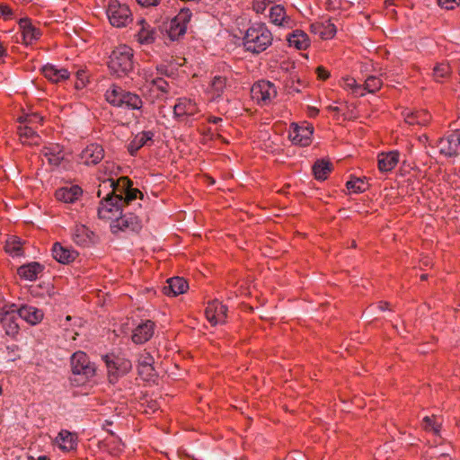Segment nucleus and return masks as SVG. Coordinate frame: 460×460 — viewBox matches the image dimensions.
Segmentation results:
<instances>
[{"instance_id":"1","label":"nucleus","mask_w":460,"mask_h":460,"mask_svg":"<svg viewBox=\"0 0 460 460\" xmlns=\"http://www.w3.org/2000/svg\"><path fill=\"white\" fill-rule=\"evenodd\" d=\"M132 185V181L128 177H120L117 181L109 179L102 182L100 187L111 188V191L100 202L98 216L101 219L113 222L115 218L121 216L126 208L138 198H143L142 192Z\"/></svg>"},{"instance_id":"2","label":"nucleus","mask_w":460,"mask_h":460,"mask_svg":"<svg viewBox=\"0 0 460 460\" xmlns=\"http://www.w3.org/2000/svg\"><path fill=\"white\" fill-rule=\"evenodd\" d=\"M272 41L273 35L267 25L258 22L247 29L243 44L246 51L260 54L271 46Z\"/></svg>"},{"instance_id":"3","label":"nucleus","mask_w":460,"mask_h":460,"mask_svg":"<svg viewBox=\"0 0 460 460\" xmlns=\"http://www.w3.org/2000/svg\"><path fill=\"white\" fill-rule=\"evenodd\" d=\"M72 376L70 381L79 386L93 378L96 374V367L91 362L86 353L75 352L70 358Z\"/></svg>"},{"instance_id":"4","label":"nucleus","mask_w":460,"mask_h":460,"mask_svg":"<svg viewBox=\"0 0 460 460\" xmlns=\"http://www.w3.org/2000/svg\"><path fill=\"white\" fill-rule=\"evenodd\" d=\"M106 101L115 107H126L130 110L142 111L143 101L137 93L124 90L112 84L105 93Z\"/></svg>"},{"instance_id":"5","label":"nucleus","mask_w":460,"mask_h":460,"mask_svg":"<svg viewBox=\"0 0 460 460\" xmlns=\"http://www.w3.org/2000/svg\"><path fill=\"white\" fill-rule=\"evenodd\" d=\"M133 49L120 45L113 49L110 56L109 68L118 77L128 75L134 68Z\"/></svg>"},{"instance_id":"6","label":"nucleus","mask_w":460,"mask_h":460,"mask_svg":"<svg viewBox=\"0 0 460 460\" xmlns=\"http://www.w3.org/2000/svg\"><path fill=\"white\" fill-rule=\"evenodd\" d=\"M106 13L111 24L114 27H125L132 21V13L128 6L120 4L118 0L109 1Z\"/></svg>"},{"instance_id":"7","label":"nucleus","mask_w":460,"mask_h":460,"mask_svg":"<svg viewBox=\"0 0 460 460\" xmlns=\"http://www.w3.org/2000/svg\"><path fill=\"white\" fill-rule=\"evenodd\" d=\"M108 370V377L111 383H116L118 379L126 375L132 368L130 360L115 355L102 357Z\"/></svg>"},{"instance_id":"8","label":"nucleus","mask_w":460,"mask_h":460,"mask_svg":"<svg viewBox=\"0 0 460 460\" xmlns=\"http://www.w3.org/2000/svg\"><path fill=\"white\" fill-rule=\"evenodd\" d=\"M277 88L270 81L261 80L251 88L252 98L261 105L270 104L277 97Z\"/></svg>"},{"instance_id":"9","label":"nucleus","mask_w":460,"mask_h":460,"mask_svg":"<svg viewBox=\"0 0 460 460\" xmlns=\"http://www.w3.org/2000/svg\"><path fill=\"white\" fill-rule=\"evenodd\" d=\"M18 307L14 304L0 306V323L7 335L13 337L18 333Z\"/></svg>"},{"instance_id":"10","label":"nucleus","mask_w":460,"mask_h":460,"mask_svg":"<svg viewBox=\"0 0 460 460\" xmlns=\"http://www.w3.org/2000/svg\"><path fill=\"white\" fill-rule=\"evenodd\" d=\"M142 228V224L138 217L130 212L122 211L113 222L111 223V230L113 234L119 232H138Z\"/></svg>"},{"instance_id":"11","label":"nucleus","mask_w":460,"mask_h":460,"mask_svg":"<svg viewBox=\"0 0 460 460\" xmlns=\"http://www.w3.org/2000/svg\"><path fill=\"white\" fill-rule=\"evenodd\" d=\"M314 128L308 123H292L288 129V138L294 145L308 146L312 142Z\"/></svg>"},{"instance_id":"12","label":"nucleus","mask_w":460,"mask_h":460,"mask_svg":"<svg viewBox=\"0 0 460 460\" xmlns=\"http://www.w3.org/2000/svg\"><path fill=\"white\" fill-rule=\"evenodd\" d=\"M191 12L188 8H182L179 13L171 21L168 29V35L171 40H175L186 32L187 24L190 21Z\"/></svg>"},{"instance_id":"13","label":"nucleus","mask_w":460,"mask_h":460,"mask_svg":"<svg viewBox=\"0 0 460 460\" xmlns=\"http://www.w3.org/2000/svg\"><path fill=\"white\" fill-rule=\"evenodd\" d=\"M18 25L22 34V42L26 46L34 44L42 36L41 30L29 18L20 19Z\"/></svg>"},{"instance_id":"14","label":"nucleus","mask_w":460,"mask_h":460,"mask_svg":"<svg viewBox=\"0 0 460 460\" xmlns=\"http://www.w3.org/2000/svg\"><path fill=\"white\" fill-rule=\"evenodd\" d=\"M199 112V109L196 102L186 97L177 99L173 107L174 116L181 121L189 117L194 116Z\"/></svg>"},{"instance_id":"15","label":"nucleus","mask_w":460,"mask_h":460,"mask_svg":"<svg viewBox=\"0 0 460 460\" xmlns=\"http://www.w3.org/2000/svg\"><path fill=\"white\" fill-rule=\"evenodd\" d=\"M440 154L445 156L452 157L460 154V138L458 132H453L441 138L438 143Z\"/></svg>"},{"instance_id":"16","label":"nucleus","mask_w":460,"mask_h":460,"mask_svg":"<svg viewBox=\"0 0 460 460\" xmlns=\"http://www.w3.org/2000/svg\"><path fill=\"white\" fill-rule=\"evenodd\" d=\"M227 308L218 300L209 302L205 310V315L212 325L223 323L226 318Z\"/></svg>"},{"instance_id":"17","label":"nucleus","mask_w":460,"mask_h":460,"mask_svg":"<svg viewBox=\"0 0 460 460\" xmlns=\"http://www.w3.org/2000/svg\"><path fill=\"white\" fill-rule=\"evenodd\" d=\"M104 157V150L99 144L88 145L81 153L80 159L86 165H95Z\"/></svg>"},{"instance_id":"18","label":"nucleus","mask_w":460,"mask_h":460,"mask_svg":"<svg viewBox=\"0 0 460 460\" xmlns=\"http://www.w3.org/2000/svg\"><path fill=\"white\" fill-rule=\"evenodd\" d=\"M155 324L151 320H146L139 323L133 331L132 341L136 344H143L148 341L154 335Z\"/></svg>"},{"instance_id":"19","label":"nucleus","mask_w":460,"mask_h":460,"mask_svg":"<svg viewBox=\"0 0 460 460\" xmlns=\"http://www.w3.org/2000/svg\"><path fill=\"white\" fill-rule=\"evenodd\" d=\"M270 21L277 26L283 28H292L295 21L287 13L286 9L281 4H276L270 10Z\"/></svg>"},{"instance_id":"20","label":"nucleus","mask_w":460,"mask_h":460,"mask_svg":"<svg viewBox=\"0 0 460 460\" xmlns=\"http://www.w3.org/2000/svg\"><path fill=\"white\" fill-rule=\"evenodd\" d=\"M137 31L135 34L137 41L141 45L152 44L156 37V31L145 20L141 19L137 22Z\"/></svg>"},{"instance_id":"21","label":"nucleus","mask_w":460,"mask_h":460,"mask_svg":"<svg viewBox=\"0 0 460 460\" xmlns=\"http://www.w3.org/2000/svg\"><path fill=\"white\" fill-rule=\"evenodd\" d=\"M83 194V190L78 185H71L59 188L55 192V197L58 201L64 203H75Z\"/></svg>"},{"instance_id":"22","label":"nucleus","mask_w":460,"mask_h":460,"mask_svg":"<svg viewBox=\"0 0 460 460\" xmlns=\"http://www.w3.org/2000/svg\"><path fill=\"white\" fill-rule=\"evenodd\" d=\"M312 33L318 35L323 40H329L335 36L336 26L331 20L315 22L310 25Z\"/></svg>"},{"instance_id":"23","label":"nucleus","mask_w":460,"mask_h":460,"mask_svg":"<svg viewBox=\"0 0 460 460\" xmlns=\"http://www.w3.org/2000/svg\"><path fill=\"white\" fill-rule=\"evenodd\" d=\"M41 72L45 78L49 81L58 84L67 80L70 76V72L66 68H58L52 64H47L41 68Z\"/></svg>"},{"instance_id":"24","label":"nucleus","mask_w":460,"mask_h":460,"mask_svg":"<svg viewBox=\"0 0 460 460\" xmlns=\"http://www.w3.org/2000/svg\"><path fill=\"white\" fill-rule=\"evenodd\" d=\"M17 134L22 145L39 146L40 144L41 138L31 126L20 125L17 128Z\"/></svg>"},{"instance_id":"25","label":"nucleus","mask_w":460,"mask_h":460,"mask_svg":"<svg viewBox=\"0 0 460 460\" xmlns=\"http://www.w3.org/2000/svg\"><path fill=\"white\" fill-rule=\"evenodd\" d=\"M187 281L181 277H173L166 281V285L163 287V293L166 296H176L183 294L188 289Z\"/></svg>"},{"instance_id":"26","label":"nucleus","mask_w":460,"mask_h":460,"mask_svg":"<svg viewBox=\"0 0 460 460\" xmlns=\"http://www.w3.org/2000/svg\"><path fill=\"white\" fill-rule=\"evenodd\" d=\"M400 154L398 151L382 153L378 155L377 165L382 172H391L399 163Z\"/></svg>"},{"instance_id":"27","label":"nucleus","mask_w":460,"mask_h":460,"mask_svg":"<svg viewBox=\"0 0 460 460\" xmlns=\"http://www.w3.org/2000/svg\"><path fill=\"white\" fill-rule=\"evenodd\" d=\"M43 270L44 266L42 264L32 261L20 266L17 270V274L25 280L34 281Z\"/></svg>"},{"instance_id":"28","label":"nucleus","mask_w":460,"mask_h":460,"mask_svg":"<svg viewBox=\"0 0 460 460\" xmlns=\"http://www.w3.org/2000/svg\"><path fill=\"white\" fill-rule=\"evenodd\" d=\"M18 314L20 318L31 325L40 323L44 316L42 310L27 305L18 308Z\"/></svg>"},{"instance_id":"29","label":"nucleus","mask_w":460,"mask_h":460,"mask_svg":"<svg viewBox=\"0 0 460 460\" xmlns=\"http://www.w3.org/2000/svg\"><path fill=\"white\" fill-rule=\"evenodd\" d=\"M53 258L63 264H68L75 260L78 253L67 247L63 246L59 243H56L52 248Z\"/></svg>"},{"instance_id":"30","label":"nucleus","mask_w":460,"mask_h":460,"mask_svg":"<svg viewBox=\"0 0 460 460\" xmlns=\"http://www.w3.org/2000/svg\"><path fill=\"white\" fill-rule=\"evenodd\" d=\"M56 444L63 451L74 450L77 445L76 435L66 429H62L56 438Z\"/></svg>"},{"instance_id":"31","label":"nucleus","mask_w":460,"mask_h":460,"mask_svg":"<svg viewBox=\"0 0 460 460\" xmlns=\"http://www.w3.org/2000/svg\"><path fill=\"white\" fill-rule=\"evenodd\" d=\"M287 40L290 47L299 50H305L310 46V40L307 34L301 30H295L287 36Z\"/></svg>"},{"instance_id":"32","label":"nucleus","mask_w":460,"mask_h":460,"mask_svg":"<svg viewBox=\"0 0 460 460\" xmlns=\"http://www.w3.org/2000/svg\"><path fill=\"white\" fill-rule=\"evenodd\" d=\"M154 133L151 131H143L134 137L128 145V152L135 155L143 146L149 145L153 141Z\"/></svg>"},{"instance_id":"33","label":"nucleus","mask_w":460,"mask_h":460,"mask_svg":"<svg viewBox=\"0 0 460 460\" xmlns=\"http://www.w3.org/2000/svg\"><path fill=\"white\" fill-rule=\"evenodd\" d=\"M403 116L405 122L409 125L424 126L427 125L431 119L430 114L424 110L407 111L403 114Z\"/></svg>"},{"instance_id":"34","label":"nucleus","mask_w":460,"mask_h":460,"mask_svg":"<svg viewBox=\"0 0 460 460\" xmlns=\"http://www.w3.org/2000/svg\"><path fill=\"white\" fill-rule=\"evenodd\" d=\"M42 155L53 166H58L64 159V154L58 145L44 147Z\"/></svg>"},{"instance_id":"35","label":"nucleus","mask_w":460,"mask_h":460,"mask_svg":"<svg viewBox=\"0 0 460 460\" xmlns=\"http://www.w3.org/2000/svg\"><path fill=\"white\" fill-rule=\"evenodd\" d=\"M93 236V232L84 225L76 226L74 229L73 240L81 246H86L92 243Z\"/></svg>"},{"instance_id":"36","label":"nucleus","mask_w":460,"mask_h":460,"mask_svg":"<svg viewBox=\"0 0 460 460\" xmlns=\"http://www.w3.org/2000/svg\"><path fill=\"white\" fill-rule=\"evenodd\" d=\"M226 86V78L223 76H215L208 89V94L212 100L220 98Z\"/></svg>"},{"instance_id":"37","label":"nucleus","mask_w":460,"mask_h":460,"mask_svg":"<svg viewBox=\"0 0 460 460\" xmlns=\"http://www.w3.org/2000/svg\"><path fill=\"white\" fill-rule=\"evenodd\" d=\"M332 164L329 161L324 160H317L313 166L314 177L320 181H324L327 179L328 175L332 172Z\"/></svg>"},{"instance_id":"38","label":"nucleus","mask_w":460,"mask_h":460,"mask_svg":"<svg viewBox=\"0 0 460 460\" xmlns=\"http://www.w3.org/2000/svg\"><path fill=\"white\" fill-rule=\"evenodd\" d=\"M4 250L7 253L12 256L22 255V240L17 236L10 237L4 245Z\"/></svg>"},{"instance_id":"39","label":"nucleus","mask_w":460,"mask_h":460,"mask_svg":"<svg viewBox=\"0 0 460 460\" xmlns=\"http://www.w3.org/2000/svg\"><path fill=\"white\" fill-rule=\"evenodd\" d=\"M341 86L345 90H349L355 96H364L362 84H358L353 77H345L342 79Z\"/></svg>"},{"instance_id":"40","label":"nucleus","mask_w":460,"mask_h":460,"mask_svg":"<svg viewBox=\"0 0 460 460\" xmlns=\"http://www.w3.org/2000/svg\"><path fill=\"white\" fill-rule=\"evenodd\" d=\"M347 189L355 193L364 192L368 188V183L365 181V178H351L346 183Z\"/></svg>"},{"instance_id":"41","label":"nucleus","mask_w":460,"mask_h":460,"mask_svg":"<svg viewBox=\"0 0 460 460\" xmlns=\"http://www.w3.org/2000/svg\"><path fill=\"white\" fill-rule=\"evenodd\" d=\"M362 85H363L365 93H374L377 92L378 90H380V88L383 85V82L379 77L370 75L366 79L364 84H362Z\"/></svg>"},{"instance_id":"42","label":"nucleus","mask_w":460,"mask_h":460,"mask_svg":"<svg viewBox=\"0 0 460 460\" xmlns=\"http://www.w3.org/2000/svg\"><path fill=\"white\" fill-rule=\"evenodd\" d=\"M450 75V66L448 64H438L433 69V77L435 81L441 83Z\"/></svg>"},{"instance_id":"43","label":"nucleus","mask_w":460,"mask_h":460,"mask_svg":"<svg viewBox=\"0 0 460 460\" xmlns=\"http://www.w3.org/2000/svg\"><path fill=\"white\" fill-rule=\"evenodd\" d=\"M422 427L427 431H432L434 434H438L440 430V423L437 421L435 416H426L422 420Z\"/></svg>"},{"instance_id":"44","label":"nucleus","mask_w":460,"mask_h":460,"mask_svg":"<svg viewBox=\"0 0 460 460\" xmlns=\"http://www.w3.org/2000/svg\"><path fill=\"white\" fill-rule=\"evenodd\" d=\"M154 358L149 352L144 351L139 355L138 366L147 370H153Z\"/></svg>"},{"instance_id":"45","label":"nucleus","mask_w":460,"mask_h":460,"mask_svg":"<svg viewBox=\"0 0 460 460\" xmlns=\"http://www.w3.org/2000/svg\"><path fill=\"white\" fill-rule=\"evenodd\" d=\"M19 120L21 124L33 127L34 124L40 123L42 118L37 113H31L20 117Z\"/></svg>"},{"instance_id":"46","label":"nucleus","mask_w":460,"mask_h":460,"mask_svg":"<svg viewBox=\"0 0 460 460\" xmlns=\"http://www.w3.org/2000/svg\"><path fill=\"white\" fill-rule=\"evenodd\" d=\"M146 81H150V83L156 87L157 90L161 91L162 93H168L170 90L169 84L167 81L163 79L162 77H155L151 79H146Z\"/></svg>"},{"instance_id":"47","label":"nucleus","mask_w":460,"mask_h":460,"mask_svg":"<svg viewBox=\"0 0 460 460\" xmlns=\"http://www.w3.org/2000/svg\"><path fill=\"white\" fill-rule=\"evenodd\" d=\"M75 75L76 82L75 84V87L76 89H83L86 85L87 82L86 73L84 70H78Z\"/></svg>"},{"instance_id":"48","label":"nucleus","mask_w":460,"mask_h":460,"mask_svg":"<svg viewBox=\"0 0 460 460\" xmlns=\"http://www.w3.org/2000/svg\"><path fill=\"white\" fill-rule=\"evenodd\" d=\"M438 4L447 10L453 9L455 5L459 4L460 0H438Z\"/></svg>"},{"instance_id":"49","label":"nucleus","mask_w":460,"mask_h":460,"mask_svg":"<svg viewBox=\"0 0 460 460\" xmlns=\"http://www.w3.org/2000/svg\"><path fill=\"white\" fill-rule=\"evenodd\" d=\"M12 9L7 4H0V17L8 20L12 17Z\"/></svg>"},{"instance_id":"50","label":"nucleus","mask_w":460,"mask_h":460,"mask_svg":"<svg viewBox=\"0 0 460 460\" xmlns=\"http://www.w3.org/2000/svg\"><path fill=\"white\" fill-rule=\"evenodd\" d=\"M316 74L319 79L321 80H326L330 76V73L328 70H326L323 66H318L316 68Z\"/></svg>"},{"instance_id":"51","label":"nucleus","mask_w":460,"mask_h":460,"mask_svg":"<svg viewBox=\"0 0 460 460\" xmlns=\"http://www.w3.org/2000/svg\"><path fill=\"white\" fill-rule=\"evenodd\" d=\"M137 2L142 6H153L157 4L158 0H137Z\"/></svg>"},{"instance_id":"52","label":"nucleus","mask_w":460,"mask_h":460,"mask_svg":"<svg viewBox=\"0 0 460 460\" xmlns=\"http://www.w3.org/2000/svg\"><path fill=\"white\" fill-rule=\"evenodd\" d=\"M7 55L6 48L0 41V62L3 60L4 57Z\"/></svg>"},{"instance_id":"53","label":"nucleus","mask_w":460,"mask_h":460,"mask_svg":"<svg viewBox=\"0 0 460 460\" xmlns=\"http://www.w3.org/2000/svg\"><path fill=\"white\" fill-rule=\"evenodd\" d=\"M309 116L310 117H315L319 113V110L314 107H309Z\"/></svg>"},{"instance_id":"54","label":"nucleus","mask_w":460,"mask_h":460,"mask_svg":"<svg viewBox=\"0 0 460 460\" xmlns=\"http://www.w3.org/2000/svg\"><path fill=\"white\" fill-rule=\"evenodd\" d=\"M388 305H389V304H388L387 302H383V301H381V302H379V303H378V308H379L380 310H382V311H384V310L387 309V308H388Z\"/></svg>"},{"instance_id":"55","label":"nucleus","mask_w":460,"mask_h":460,"mask_svg":"<svg viewBox=\"0 0 460 460\" xmlns=\"http://www.w3.org/2000/svg\"><path fill=\"white\" fill-rule=\"evenodd\" d=\"M222 119L218 117H211L208 121L214 124H217L218 121H221Z\"/></svg>"},{"instance_id":"56","label":"nucleus","mask_w":460,"mask_h":460,"mask_svg":"<svg viewBox=\"0 0 460 460\" xmlns=\"http://www.w3.org/2000/svg\"><path fill=\"white\" fill-rule=\"evenodd\" d=\"M451 460V458H449L448 455H446V454H441L440 456L438 458V460Z\"/></svg>"},{"instance_id":"57","label":"nucleus","mask_w":460,"mask_h":460,"mask_svg":"<svg viewBox=\"0 0 460 460\" xmlns=\"http://www.w3.org/2000/svg\"><path fill=\"white\" fill-rule=\"evenodd\" d=\"M328 111H339V108L338 107H334V106H329L328 108Z\"/></svg>"},{"instance_id":"58","label":"nucleus","mask_w":460,"mask_h":460,"mask_svg":"<svg viewBox=\"0 0 460 460\" xmlns=\"http://www.w3.org/2000/svg\"><path fill=\"white\" fill-rule=\"evenodd\" d=\"M157 70H158V72H159L161 75H164V66H159V67H157Z\"/></svg>"},{"instance_id":"59","label":"nucleus","mask_w":460,"mask_h":460,"mask_svg":"<svg viewBox=\"0 0 460 460\" xmlns=\"http://www.w3.org/2000/svg\"><path fill=\"white\" fill-rule=\"evenodd\" d=\"M123 447V444L119 441V445H118V451H121L122 450V447Z\"/></svg>"},{"instance_id":"60","label":"nucleus","mask_w":460,"mask_h":460,"mask_svg":"<svg viewBox=\"0 0 460 460\" xmlns=\"http://www.w3.org/2000/svg\"><path fill=\"white\" fill-rule=\"evenodd\" d=\"M38 460H49V459L45 456H39Z\"/></svg>"},{"instance_id":"61","label":"nucleus","mask_w":460,"mask_h":460,"mask_svg":"<svg viewBox=\"0 0 460 460\" xmlns=\"http://www.w3.org/2000/svg\"><path fill=\"white\" fill-rule=\"evenodd\" d=\"M420 279H421V280H425V279H427V275H426V274H422V275L420 276Z\"/></svg>"},{"instance_id":"62","label":"nucleus","mask_w":460,"mask_h":460,"mask_svg":"<svg viewBox=\"0 0 460 460\" xmlns=\"http://www.w3.org/2000/svg\"><path fill=\"white\" fill-rule=\"evenodd\" d=\"M111 424H112V421L105 420V424L103 425V427L105 428V425H111Z\"/></svg>"},{"instance_id":"63","label":"nucleus","mask_w":460,"mask_h":460,"mask_svg":"<svg viewBox=\"0 0 460 460\" xmlns=\"http://www.w3.org/2000/svg\"><path fill=\"white\" fill-rule=\"evenodd\" d=\"M101 192H102V190H101V189H100V190H98V197H99V198L101 197Z\"/></svg>"}]
</instances>
